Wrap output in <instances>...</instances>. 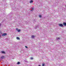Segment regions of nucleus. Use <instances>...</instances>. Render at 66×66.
Segmentation results:
<instances>
[{
    "label": "nucleus",
    "instance_id": "6",
    "mask_svg": "<svg viewBox=\"0 0 66 66\" xmlns=\"http://www.w3.org/2000/svg\"><path fill=\"white\" fill-rule=\"evenodd\" d=\"M35 36H31V38H34Z\"/></svg>",
    "mask_w": 66,
    "mask_h": 66
},
{
    "label": "nucleus",
    "instance_id": "4",
    "mask_svg": "<svg viewBox=\"0 0 66 66\" xmlns=\"http://www.w3.org/2000/svg\"><path fill=\"white\" fill-rule=\"evenodd\" d=\"M1 53H3V54H5V52H4L3 51H2L1 52Z\"/></svg>",
    "mask_w": 66,
    "mask_h": 66
},
{
    "label": "nucleus",
    "instance_id": "7",
    "mask_svg": "<svg viewBox=\"0 0 66 66\" xmlns=\"http://www.w3.org/2000/svg\"><path fill=\"white\" fill-rule=\"evenodd\" d=\"M33 1H31L30 2V3H33Z\"/></svg>",
    "mask_w": 66,
    "mask_h": 66
},
{
    "label": "nucleus",
    "instance_id": "10",
    "mask_svg": "<svg viewBox=\"0 0 66 66\" xmlns=\"http://www.w3.org/2000/svg\"><path fill=\"white\" fill-rule=\"evenodd\" d=\"M20 62H18L17 64H20Z\"/></svg>",
    "mask_w": 66,
    "mask_h": 66
},
{
    "label": "nucleus",
    "instance_id": "13",
    "mask_svg": "<svg viewBox=\"0 0 66 66\" xmlns=\"http://www.w3.org/2000/svg\"><path fill=\"white\" fill-rule=\"evenodd\" d=\"M42 66H45V64H42Z\"/></svg>",
    "mask_w": 66,
    "mask_h": 66
},
{
    "label": "nucleus",
    "instance_id": "14",
    "mask_svg": "<svg viewBox=\"0 0 66 66\" xmlns=\"http://www.w3.org/2000/svg\"><path fill=\"white\" fill-rule=\"evenodd\" d=\"M18 28H16V30L17 31H18Z\"/></svg>",
    "mask_w": 66,
    "mask_h": 66
},
{
    "label": "nucleus",
    "instance_id": "2",
    "mask_svg": "<svg viewBox=\"0 0 66 66\" xmlns=\"http://www.w3.org/2000/svg\"><path fill=\"white\" fill-rule=\"evenodd\" d=\"M59 26L60 27H62L63 26V25L61 24H59Z\"/></svg>",
    "mask_w": 66,
    "mask_h": 66
},
{
    "label": "nucleus",
    "instance_id": "20",
    "mask_svg": "<svg viewBox=\"0 0 66 66\" xmlns=\"http://www.w3.org/2000/svg\"><path fill=\"white\" fill-rule=\"evenodd\" d=\"M0 37H1V36L0 35Z\"/></svg>",
    "mask_w": 66,
    "mask_h": 66
},
{
    "label": "nucleus",
    "instance_id": "9",
    "mask_svg": "<svg viewBox=\"0 0 66 66\" xmlns=\"http://www.w3.org/2000/svg\"><path fill=\"white\" fill-rule=\"evenodd\" d=\"M20 31V29H19L18 30V32H19Z\"/></svg>",
    "mask_w": 66,
    "mask_h": 66
},
{
    "label": "nucleus",
    "instance_id": "5",
    "mask_svg": "<svg viewBox=\"0 0 66 66\" xmlns=\"http://www.w3.org/2000/svg\"><path fill=\"white\" fill-rule=\"evenodd\" d=\"M16 39H18V40H19L20 39V38L18 37H16Z\"/></svg>",
    "mask_w": 66,
    "mask_h": 66
},
{
    "label": "nucleus",
    "instance_id": "3",
    "mask_svg": "<svg viewBox=\"0 0 66 66\" xmlns=\"http://www.w3.org/2000/svg\"><path fill=\"white\" fill-rule=\"evenodd\" d=\"M63 24L65 26H66V23L65 22H63Z\"/></svg>",
    "mask_w": 66,
    "mask_h": 66
},
{
    "label": "nucleus",
    "instance_id": "1",
    "mask_svg": "<svg viewBox=\"0 0 66 66\" xmlns=\"http://www.w3.org/2000/svg\"><path fill=\"white\" fill-rule=\"evenodd\" d=\"M7 35V34L6 33H3L2 35V36H5L6 35Z\"/></svg>",
    "mask_w": 66,
    "mask_h": 66
},
{
    "label": "nucleus",
    "instance_id": "8",
    "mask_svg": "<svg viewBox=\"0 0 66 66\" xmlns=\"http://www.w3.org/2000/svg\"><path fill=\"white\" fill-rule=\"evenodd\" d=\"M1 58L2 59H3V58H4V56H2L1 57Z\"/></svg>",
    "mask_w": 66,
    "mask_h": 66
},
{
    "label": "nucleus",
    "instance_id": "15",
    "mask_svg": "<svg viewBox=\"0 0 66 66\" xmlns=\"http://www.w3.org/2000/svg\"><path fill=\"white\" fill-rule=\"evenodd\" d=\"M25 48H28V47H27V46H25Z\"/></svg>",
    "mask_w": 66,
    "mask_h": 66
},
{
    "label": "nucleus",
    "instance_id": "11",
    "mask_svg": "<svg viewBox=\"0 0 66 66\" xmlns=\"http://www.w3.org/2000/svg\"><path fill=\"white\" fill-rule=\"evenodd\" d=\"M39 17H40V18H41V17H42V16H41L40 15H39Z\"/></svg>",
    "mask_w": 66,
    "mask_h": 66
},
{
    "label": "nucleus",
    "instance_id": "17",
    "mask_svg": "<svg viewBox=\"0 0 66 66\" xmlns=\"http://www.w3.org/2000/svg\"><path fill=\"white\" fill-rule=\"evenodd\" d=\"M57 39H60V38H57Z\"/></svg>",
    "mask_w": 66,
    "mask_h": 66
},
{
    "label": "nucleus",
    "instance_id": "18",
    "mask_svg": "<svg viewBox=\"0 0 66 66\" xmlns=\"http://www.w3.org/2000/svg\"><path fill=\"white\" fill-rule=\"evenodd\" d=\"M38 66H40V65H38Z\"/></svg>",
    "mask_w": 66,
    "mask_h": 66
},
{
    "label": "nucleus",
    "instance_id": "16",
    "mask_svg": "<svg viewBox=\"0 0 66 66\" xmlns=\"http://www.w3.org/2000/svg\"><path fill=\"white\" fill-rule=\"evenodd\" d=\"M32 10H31V11H33V10H34V9L33 8H32Z\"/></svg>",
    "mask_w": 66,
    "mask_h": 66
},
{
    "label": "nucleus",
    "instance_id": "19",
    "mask_svg": "<svg viewBox=\"0 0 66 66\" xmlns=\"http://www.w3.org/2000/svg\"><path fill=\"white\" fill-rule=\"evenodd\" d=\"M1 23H0V26H1Z\"/></svg>",
    "mask_w": 66,
    "mask_h": 66
},
{
    "label": "nucleus",
    "instance_id": "12",
    "mask_svg": "<svg viewBox=\"0 0 66 66\" xmlns=\"http://www.w3.org/2000/svg\"><path fill=\"white\" fill-rule=\"evenodd\" d=\"M33 57H31L30 58L31 60H33Z\"/></svg>",
    "mask_w": 66,
    "mask_h": 66
}]
</instances>
